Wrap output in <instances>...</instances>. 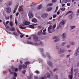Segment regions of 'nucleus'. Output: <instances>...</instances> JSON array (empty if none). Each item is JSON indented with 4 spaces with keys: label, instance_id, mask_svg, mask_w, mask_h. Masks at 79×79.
<instances>
[{
    "label": "nucleus",
    "instance_id": "f257e3e1",
    "mask_svg": "<svg viewBox=\"0 0 79 79\" xmlns=\"http://www.w3.org/2000/svg\"><path fill=\"white\" fill-rule=\"evenodd\" d=\"M39 50L40 51V52H42L41 53V54L43 56L44 58H45L46 57V56H45V55L44 54V52H44V49L43 48H39Z\"/></svg>",
    "mask_w": 79,
    "mask_h": 79
},
{
    "label": "nucleus",
    "instance_id": "f03ea898",
    "mask_svg": "<svg viewBox=\"0 0 79 79\" xmlns=\"http://www.w3.org/2000/svg\"><path fill=\"white\" fill-rule=\"evenodd\" d=\"M50 72L51 73V75L49 73H47V75L48 77L50 78V77L52 78L53 76V73H52V71H50Z\"/></svg>",
    "mask_w": 79,
    "mask_h": 79
},
{
    "label": "nucleus",
    "instance_id": "7ed1b4c3",
    "mask_svg": "<svg viewBox=\"0 0 79 79\" xmlns=\"http://www.w3.org/2000/svg\"><path fill=\"white\" fill-rule=\"evenodd\" d=\"M79 54V47H78L77 48V50L75 52L74 55L75 56H77V55H78Z\"/></svg>",
    "mask_w": 79,
    "mask_h": 79
},
{
    "label": "nucleus",
    "instance_id": "20e7f679",
    "mask_svg": "<svg viewBox=\"0 0 79 79\" xmlns=\"http://www.w3.org/2000/svg\"><path fill=\"white\" fill-rule=\"evenodd\" d=\"M33 39L35 42H37L38 39H39V37L37 35H34L33 36Z\"/></svg>",
    "mask_w": 79,
    "mask_h": 79
},
{
    "label": "nucleus",
    "instance_id": "39448f33",
    "mask_svg": "<svg viewBox=\"0 0 79 79\" xmlns=\"http://www.w3.org/2000/svg\"><path fill=\"white\" fill-rule=\"evenodd\" d=\"M8 70L9 72H10V74H14L15 76V77H17V73H16L11 72V71L10 70V69H8Z\"/></svg>",
    "mask_w": 79,
    "mask_h": 79
},
{
    "label": "nucleus",
    "instance_id": "423d86ee",
    "mask_svg": "<svg viewBox=\"0 0 79 79\" xmlns=\"http://www.w3.org/2000/svg\"><path fill=\"white\" fill-rule=\"evenodd\" d=\"M11 2L10 1L8 2L7 3H5L4 4L5 6H10V5H11Z\"/></svg>",
    "mask_w": 79,
    "mask_h": 79
},
{
    "label": "nucleus",
    "instance_id": "0eeeda50",
    "mask_svg": "<svg viewBox=\"0 0 79 79\" xmlns=\"http://www.w3.org/2000/svg\"><path fill=\"white\" fill-rule=\"evenodd\" d=\"M52 26H51V25H50L48 27V32H49V33H52V31H50L51 29H52Z\"/></svg>",
    "mask_w": 79,
    "mask_h": 79
},
{
    "label": "nucleus",
    "instance_id": "6e6552de",
    "mask_svg": "<svg viewBox=\"0 0 79 79\" xmlns=\"http://www.w3.org/2000/svg\"><path fill=\"white\" fill-rule=\"evenodd\" d=\"M48 16V14H47V13H45L43 14V15H41V17H42L43 18L45 19V18H46Z\"/></svg>",
    "mask_w": 79,
    "mask_h": 79
},
{
    "label": "nucleus",
    "instance_id": "1a4fd4ad",
    "mask_svg": "<svg viewBox=\"0 0 79 79\" xmlns=\"http://www.w3.org/2000/svg\"><path fill=\"white\" fill-rule=\"evenodd\" d=\"M11 8L10 7H8L6 9V11L7 13H10L11 12Z\"/></svg>",
    "mask_w": 79,
    "mask_h": 79
},
{
    "label": "nucleus",
    "instance_id": "9d476101",
    "mask_svg": "<svg viewBox=\"0 0 79 79\" xmlns=\"http://www.w3.org/2000/svg\"><path fill=\"white\" fill-rule=\"evenodd\" d=\"M69 19H72L73 18V17H74V16H73V13L72 12L70 15H69Z\"/></svg>",
    "mask_w": 79,
    "mask_h": 79
},
{
    "label": "nucleus",
    "instance_id": "9b49d317",
    "mask_svg": "<svg viewBox=\"0 0 79 79\" xmlns=\"http://www.w3.org/2000/svg\"><path fill=\"white\" fill-rule=\"evenodd\" d=\"M47 63L48 65H49L50 67H52V66H53V64L50 61H48Z\"/></svg>",
    "mask_w": 79,
    "mask_h": 79
},
{
    "label": "nucleus",
    "instance_id": "f8f14e48",
    "mask_svg": "<svg viewBox=\"0 0 79 79\" xmlns=\"http://www.w3.org/2000/svg\"><path fill=\"white\" fill-rule=\"evenodd\" d=\"M23 24L24 25H29L30 24V22L27 21H24L23 22Z\"/></svg>",
    "mask_w": 79,
    "mask_h": 79
},
{
    "label": "nucleus",
    "instance_id": "ddd939ff",
    "mask_svg": "<svg viewBox=\"0 0 79 79\" xmlns=\"http://www.w3.org/2000/svg\"><path fill=\"white\" fill-rule=\"evenodd\" d=\"M64 51L63 50H62L61 48H60V51H58V53L59 54H60L61 53H64Z\"/></svg>",
    "mask_w": 79,
    "mask_h": 79
},
{
    "label": "nucleus",
    "instance_id": "4468645a",
    "mask_svg": "<svg viewBox=\"0 0 79 79\" xmlns=\"http://www.w3.org/2000/svg\"><path fill=\"white\" fill-rule=\"evenodd\" d=\"M29 18H32L33 17V14L31 12H29L28 14Z\"/></svg>",
    "mask_w": 79,
    "mask_h": 79
},
{
    "label": "nucleus",
    "instance_id": "2eb2a0df",
    "mask_svg": "<svg viewBox=\"0 0 79 79\" xmlns=\"http://www.w3.org/2000/svg\"><path fill=\"white\" fill-rule=\"evenodd\" d=\"M31 21L33 23H36L37 22V20L35 18H33L31 19Z\"/></svg>",
    "mask_w": 79,
    "mask_h": 79
},
{
    "label": "nucleus",
    "instance_id": "dca6fc26",
    "mask_svg": "<svg viewBox=\"0 0 79 79\" xmlns=\"http://www.w3.org/2000/svg\"><path fill=\"white\" fill-rule=\"evenodd\" d=\"M62 39H65V38H66V34L65 33H63L62 35Z\"/></svg>",
    "mask_w": 79,
    "mask_h": 79
},
{
    "label": "nucleus",
    "instance_id": "f3484780",
    "mask_svg": "<svg viewBox=\"0 0 79 79\" xmlns=\"http://www.w3.org/2000/svg\"><path fill=\"white\" fill-rule=\"evenodd\" d=\"M34 44L35 45H42V46H44V44H43V43H40V44H37V43H34Z\"/></svg>",
    "mask_w": 79,
    "mask_h": 79
},
{
    "label": "nucleus",
    "instance_id": "a211bd4d",
    "mask_svg": "<svg viewBox=\"0 0 79 79\" xmlns=\"http://www.w3.org/2000/svg\"><path fill=\"white\" fill-rule=\"evenodd\" d=\"M42 5L40 4L37 7V9L38 10H40V9H42Z\"/></svg>",
    "mask_w": 79,
    "mask_h": 79
},
{
    "label": "nucleus",
    "instance_id": "6ab92c4d",
    "mask_svg": "<svg viewBox=\"0 0 79 79\" xmlns=\"http://www.w3.org/2000/svg\"><path fill=\"white\" fill-rule=\"evenodd\" d=\"M53 39H56L55 40H54V41L55 42H58L59 40V39H56V36H54L53 37Z\"/></svg>",
    "mask_w": 79,
    "mask_h": 79
},
{
    "label": "nucleus",
    "instance_id": "aec40b11",
    "mask_svg": "<svg viewBox=\"0 0 79 79\" xmlns=\"http://www.w3.org/2000/svg\"><path fill=\"white\" fill-rule=\"evenodd\" d=\"M27 44H29L32 45H34V43H33L31 41H27Z\"/></svg>",
    "mask_w": 79,
    "mask_h": 79
},
{
    "label": "nucleus",
    "instance_id": "412c9836",
    "mask_svg": "<svg viewBox=\"0 0 79 79\" xmlns=\"http://www.w3.org/2000/svg\"><path fill=\"white\" fill-rule=\"evenodd\" d=\"M35 3L34 2H32L30 5L31 7H34L35 5Z\"/></svg>",
    "mask_w": 79,
    "mask_h": 79
},
{
    "label": "nucleus",
    "instance_id": "4be33fe9",
    "mask_svg": "<svg viewBox=\"0 0 79 79\" xmlns=\"http://www.w3.org/2000/svg\"><path fill=\"white\" fill-rule=\"evenodd\" d=\"M42 30H41L40 31L38 32V35H42Z\"/></svg>",
    "mask_w": 79,
    "mask_h": 79
},
{
    "label": "nucleus",
    "instance_id": "5701e85b",
    "mask_svg": "<svg viewBox=\"0 0 79 79\" xmlns=\"http://www.w3.org/2000/svg\"><path fill=\"white\" fill-rule=\"evenodd\" d=\"M46 56H47L49 59H50L51 57L50 56V53H49L48 52H46Z\"/></svg>",
    "mask_w": 79,
    "mask_h": 79
},
{
    "label": "nucleus",
    "instance_id": "b1692460",
    "mask_svg": "<svg viewBox=\"0 0 79 79\" xmlns=\"http://www.w3.org/2000/svg\"><path fill=\"white\" fill-rule=\"evenodd\" d=\"M52 10V7H48L47 9V11H50Z\"/></svg>",
    "mask_w": 79,
    "mask_h": 79
},
{
    "label": "nucleus",
    "instance_id": "393cba45",
    "mask_svg": "<svg viewBox=\"0 0 79 79\" xmlns=\"http://www.w3.org/2000/svg\"><path fill=\"white\" fill-rule=\"evenodd\" d=\"M13 34L14 35H16V36H19V34L17 32H14L13 33Z\"/></svg>",
    "mask_w": 79,
    "mask_h": 79
},
{
    "label": "nucleus",
    "instance_id": "a878e982",
    "mask_svg": "<svg viewBox=\"0 0 79 79\" xmlns=\"http://www.w3.org/2000/svg\"><path fill=\"white\" fill-rule=\"evenodd\" d=\"M3 24H4V25L5 26V27H6V29H8V26H7V24H6V23H5V22H3Z\"/></svg>",
    "mask_w": 79,
    "mask_h": 79
},
{
    "label": "nucleus",
    "instance_id": "bb28decb",
    "mask_svg": "<svg viewBox=\"0 0 79 79\" xmlns=\"http://www.w3.org/2000/svg\"><path fill=\"white\" fill-rule=\"evenodd\" d=\"M22 67L23 69H26V68H27V66L26 65L23 64L22 65Z\"/></svg>",
    "mask_w": 79,
    "mask_h": 79
},
{
    "label": "nucleus",
    "instance_id": "cd10ccee",
    "mask_svg": "<svg viewBox=\"0 0 79 79\" xmlns=\"http://www.w3.org/2000/svg\"><path fill=\"white\" fill-rule=\"evenodd\" d=\"M19 10L21 11H23V9L22 8V7H19Z\"/></svg>",
    "mask_w": 79,
    "mask_h": 79
},
{
    "label": "nucleus",
    "instance_id": "c85d7f7f",
    "mask_svg": "<svg viewBox=\"0 0 79 79\" xmlns=\"http://www.w3.org/2000/svg\"><path fill=\"white\" fill-rule=\"evenodd\" d=\"M65 10H66V8L63 7L61 8H60V10L61 11H65Z\"/></svg>",
    "mask_w": 79,
    "mask_h": 79
},
{
    "label": "nucleus",
    "instance_id": "c756f323",
    "mask_svg": "<svg viewBox=\"0 0 79 79\" xmlns=\"http://www.w3.org/2000/svg\"><path fill=\"white\" fill-rule=\"evenodd\" d=\"M73 12V11L71 10H70L65 15V16H66L68 14H70V13H71Z\"/></svg>",
    "mask_w": 79,
    "mask_h": 79
},
{
    "label": "nucleus",
    "instance_id": "7c9ffc66",
    "mask_svg": "<svg viewBox=\"0 0 79 79\" xmlns=\"http://www.w3.org/2000/svg\"><path fill=\"white\" fill-rule=\"evenodd\" d=\"M28 26L29 27H30V28H31V29H34V27L32 25H30Z\"/></svg>",
    "mask_w": 79,
    "mask_h": 79
},
{
    "label": "nucleus",
    "instance_id": "2f4dec72",
    "mask_svg": "<svg viewBox=\"0 0 79 79\" xmlns=\"http://www.w3.org/2000/svg\"><path fill=\"white\" fill-rule=\"evenodd\" d=\"M66 44V41L62 43L61 46H64V45H65V44Z\"/></svg>",
    "mask_w": 79,
    "mask_h": 79
},
{
    "label": "nucleus",
    "instance_id": "473e14b6",
    "mask_svg": "<svg viewBox=\"0 0 79 79\" xmlns=\"http://www.w3.org/2000/svg\"><path fill=\"white\" fill-rule=\"evenodd\" d=\"M59 47H60V45H59V44H57L56 46V49H57V50H58V49H59Z\"/></svg>",
    "mask_w": 79,
    "mask_h": 79
},
{
    "label": "nucleus",
    "instance_id": "72a5a7b5",
    "mask_svg": "<svg viewBox=\"0 0 79 79\" xmlns=\"http://www.w3.org/2000/svg\"><path fill=\"white\" fill-rule=\"evenodd\" d=\"M75 27H76V26H70V29L71 30H72V29H74V28H75Z\"/></svg>",
    "mask_w": 79,
    "mask_h": 79
},
{
    "label": "nucleus",
    "instance_id": "f704fd0d",
    "mask_svg": "<svg viewBox=\"0 0 79 79\" xmlns=\"http://www.w3.org/2000/svg\"><path fill=\"white\" fill-rule=\"evenodd\" d=\"M31 63L29 61H26L25 62V64H26V65H27V64H30Z\"/></svg>",
    "mask_w": 79,
    "mask_h": 79
},
{
    "label": "nucleus",
    "instance_id": "c9c22d12",
    "mask_svg": "<svg viewBox=\"0 0 79 79\" xmlns=\"http://www.w3.org/2000/svg\"><path fill=\"white\" fill-rule=\"evenodd\" d=\"M70 44L71 45H75V42H70Z\"/></svg>",
    "mask_w": 79,
    "mask_h": 79
},
{
    "label": "nucleus",
    "instance_id": "e433bc0d",
    "mask_svg": "<svg viewBox=\"0 0 79 79\" xmlns=\"http://www.w3.org/2000/svg\"><path fill=\"white\" fill-rule=\"evenodd\" d=\"M10 27H11L13 26V22H10Z\"/></svg>",
    "mask_w": 79,
    "mask_h": 79
},
{
    "label": "nucleus",
    "instance_id": "4c0bfd02",
    "mask_svg": "<svg viewBox=\"0 0 79 79\" xmlns=\"http://www.w3.org/2000/svg\"><path fill=\"white\" fill-rule=\"evenodd\" d=\"M74 71L76 73H77L78 72H79V70L77 69H75L74 70Z\"/></svg>",
    "mask_w": 79,
    "mask_h": 79
},
{
    "label": "nucleus",
    "instance_id": "58836bf2",
    "mask_svg": "<svg viewBox=\"0 0 79 79\" xmlns=\"http://www.w3.org/2000/svg\"><path fill=\"white\" fill-rule=\"evenodd\" d=\"M69 79H73V76L69 75Z\"/></svg>",
    "mask_w": 79,
    "mask_h": 79
},
{
    "label": "nucleus",
    "instance_id": "ea45409f",
    "mask_svg": "<svg viewBox=\"0 0 79 79\" xmlns=\"http://www.w3.org/2000/svg\"><path fill=\"white\" fill-rule=\"evenodd\" d=\"M15 24L16 25H17V24H18V22H18V20L16 19H15Z\"/></svg>",
    "mask_w": 79,
    "mask_h": 79
},
{
    "label": "nucleus",
    "instance_id": "a19ab883",
    "mask_svg": "<svg viewBox=\"0 0 79 79\" xmlns=\"http://www.w3.org/2000/svg\"><path fill=\"white\" fill-rule=\"evenodd\" d=\"M35 73L38 74H40V72L38 70L36 71Z\"/></svg>",
    "mask_w": 79,
    "mask_h": 79
},
{
    "label": "nucleus",
    "instance_id": "79ce46f5",
    "mask_svg": "<svg viewBox=\"0 0 79 79\" xmlns=\"http://www.w3.org/2000/svg\"><path fill=\"white\" fill-rule=\"evenodd\" d=\"M25 73H26L25 70H24L22 71V73H23V74H25Z\"/></svg>",
    "mask_w": 79,
    "mask_h": 79
},
{
    "label": "nucleus",
    "instance_id": "37998d69",
    "mask_svg": "<svg viewBox=\"0 0 79 79\" xmlns=\"http://www.w3.org/2000/svg\"><path fill=\"white\" fill-rule=\"evenodd\" d=\"M64 23H65V22L64 21H62L61 22V24L62 25H64Z\"/></svg>",
    "mask_w": 79,
    "mask_h": 79
},
{
    "label": "nucleus",
    "instance_id": "c03bdc74",
    "mask_svg": "<svg viewBox=\"0 0 79 79\" xmlns=\"http://www.w3.org/2000/svg\"><path fill=\"white\" fill-rule=\"evenodd\" d=\"M53 4L52 3H50L49 4H48V6H52V5Z\"/></svg>",
    "mask_w": 79,
    "mask_h": 79
},
{
    "label": "nucleus",
    "instance_id": "a18cd8bd",
    "mask_svg": "<svg viewBox=\"0 0 79 79\" xmlns=\"http://www.w3.org/2000/svg\"><path fill=\"white\" fill-rule=\"evenodd\" d=\"M22 69V65H20L19 66V69L20 70L21 69Z\"/></svg>",
    "mask_w": 79,
    "mask_h": 79
},
{
    "label": "nucleus",
    "instance_id": "49530a36",
    "mask_svg": "<svg viewBox=\"0 0 79 79\" xmlns=\"http://www.w3.org/2000/svg\"><path fill=\"white\" fill-rule=\"evenodd\" d=\"M54 77L56 79H58V77L56 75H55Z\"/></svg>",
    "mask_w": 79,
    "mask_h": 79
},
{
    "label": "nucleus",
    "instance_id": "de8ad7c7",
    "mask_svg": "<svg viewBox=\"0 0 79 79\" xmlns=\"http://www.w3.org/2000/svg\"><path fill=\"white\" fill-rule=\"evenodd\" d=\"M6 32H7V33H8V34H12V33H11V32H10L9 31H8L7 30H6Z\"/></svg>",
    "mask_w": 79,
    "mask_h": 79
},
{
    "label": "nucleus",
    "instance_id": "09e8293b",
    "mask_svg": "<svg viewBox=\"0 0 79 79\" xmlns=\"http://www.w3.org/2000/svg\"><path fill=\"white\" fill-rule=\"evenodd\" d=\"M11 31H13V32H14V31H15V29L14 27H12L11 29Z\"/></svg>",
    "mask_w": 79,
    "mask_h": 79
},
{
    "label": "nucleus",
    "instance_id": "8fccbe9b",
    "mask_svg": "<svg viewBox=\"0 0 79 79\" xmlns=\"http://www.w3.org/2000/svg\"><path fill=\"white\" fill-rule=\"evenodd\" d=\"M17 32L20 34H22V33H21V32H20V31H19V30H17Z\"/></svg>",
    "mask_w": 79,
    "mask_h": 79
},
{
    "label": "nucleus",
    "instance_id": "3c124183",
    "mask_svg": "<svg viewBox=\"0 0 79 79\" xmlns=\"http://www.w3.org/2000/svg\"><path fill=\"white\" fill-rule=\"evenodd\" d=\"M38 79V77L35 76L34 77V79Z\"/></svg>",
    "mask_w": 79,
    "mask_h": 79
},
{
    "label": "nucleus",
    "instance_id": "603ef678",
    "mask_svg": "<svg viewBox=\"0 0 79 79\" xmlns=\"http://www.w3.org/2000/svg\"><path fill=\"white\" fill-rule=\"evenodd\" d=\"M68 2V0H64V2L65 3H67V2Z\"/></svg>",
    "mask_w": 79,
    "mask_h": 79
},
{
    "label": "nucleus",
    "instance_id": "864d4df0",
    "mask_svg": "<svg viewBox=\"0 0 79 79\" xmlns=\"http://www.w3.org/2000/svg\"><path fill=\"white\" fill-rule=\"evenodd\" d=\"M55 27H56V25L54 24L52 27V28L53 29L55 28Z\"/></svg>",
    "mask_w": 79,
    "mask_h": 79
},
{
    "label": "nucleus",
    "instance_id": "5fc2aeb1",
    "mask_svg": "<svg viewBox=\"0 0 79 79\" xmlns=\"http://www.w3.org/2000/svg\"><path fill=\"white\" fill-rule=\"evenodd\" d=\"M53 18H56V15H53Z\"/></svg>",
    "mask_w": 79,
    "mask_h": 79
},
{
    "label": "nucleus",
    "instance_id": "6e6d98bb",
    "mask_svg": "<svg viewBox=\"0 0 79 79\" xmlns=\"http://www.w3.org/2000/svg\"><path fill=\"white\" fill-rule=\"evenodd\" d=\"M28 79H32V78L30 76H28L27 77Z\"/></svg>",
    "mask_w": 79,
    "mask_h": 79
},
{
    "label": "nucleus",
    "instance_id": "4d7b16f0",
    "mask_svg": "<svg viewBox=\"0 0 79 79\" xmlns=\"http://www.w3.org/2000/svg\"><path fill=\"white\" fill-rule=\"evenodd\" d=\"M30 77L31 78H32V77H33V74H31Z\"/></svg>",
    "mask_w": 79,
    "mask_h": 79
},
{
    "label": "nucleus",
    "instance_id": "13d9d810",
    "mask_svg": "<svg viewBox=\"0 0 79 79\" xmlns=\"http://www.w3.org/2000/svg\"><path fill=\"white\" fill-rule=\"evenodd\" d=\"M67 6H70L71 5V4L69 3H68L67 4Z\"/></svg>",
    "mask_w": 79,
    "mask_h": 79
},
{
    "label": "nucleus",
    "instance_id": "bf43d9fd",
    "mask_svg": "<svg viewBox=\"0 0 79 79\" xmlns=\"http://www.w3.org/2000/svg\"><path fill=\"white\" fill-rule=\"evenodd\" d=\"M9 23H10L9 21H7L6 22V24H9Z\"/></svg>",
    "mask_w": 79,
    "mask_h": 79
},
{
    "label": "nucleus",
    "instance_id": "052dcab7",
    "mask_svg": "<svg viewBox=\"0 0 79 79\" xmlns=\"http://www.w3.org/2000/svg\"><path fill=\"white\" fill-rule=\"evenodd\" d=\"M18 69H17V68H16L15 69V72H16V71H18Z\"/></svg>",
    "mask_w": 79,
    "mask_h": 79
},
{
    "label": "nucleus",
    "instance_id": "680f3d73",
    "mask_svg": "<svg viewBox=\"0 0 79 79\" xmlns=\"http://www.w3.org/2000/svg\"><path fill=\"white\" fill-rule=\"evenodd\" d=\"M61 18V16H60V17H59L57 19L58 20H60V18Z\"/></svg>",
    "mask_w": 79,
    "mask_h": 79
},
{
    "label": "nucleus",
    "instance_id": "e2e57ef3",
    "mask_svg": "<svg viewBox=\"0 0 79 79\" xmlns=\"http://www.w3.org/2000/svg\"><path fill=\"white\" fill-rule=\"evenodd\" d=\"M21 29H26V27H21Z\"/></svg>",
    "mask_w": 79,
    "mask_h": 79
},
{
    "label": "nucleus",
    "instance_id": "0e129e2a",
    "mask_svg": "<svg viewBox=\"0 0 79 79\" xmlns=\"http://www.w3.org/2000/svg\"><path fill=\"white\" fill-rule=\"evenodd\" d=\"M24 37V35H21L20 36V37L21 38H23V37Z\"/></svg>",
    "mask_w": 79,
    "mask_h": 79
},
{
    "label": "nucleus",
    "instance_id": "69168bd1",
    "mask_svg": "<svg viewBox=\"0 0 79 79\" xmlns=\"http://www.w3.org/2000/svg\"><path fill=\"white\" fill-rule=\"evenodd\" d=\"M60 10H58V11L57 12V14L58 15H59L60 14Z\"/></svg>",
    "mask_w": 79,
    "mask_h": 79
},
{
    "label": "nucleus",
    "instance_id": "338daca9",
    "mask_svg": "<svg viewBox=\"0 0 79 79\" xmlns=\"http://www.w3.org/2000/svg\"><path fill=\"white\" fill-rule=\"evenodd\" d=\"M57 0H52V3H53V2H55Z\"/></svg>",
    "mask_w": 79,
    "mask_h": 79
},
{
    "label": "nucleus",
    "instance_id": "774afa93",
    "mask_svg": "<svg viewBox=\"0 0 79 79\" xmlns=\"http://www.w3.org/2000/svg\"><path fill=\"white\" fill-rule=\"evenodd\" d=\"M42 34L43 35H45V34H46V32H43L42 33Z\"/></svg>",
    "mask_w": 79,
    "mask_h": 79
}]
</instances>
